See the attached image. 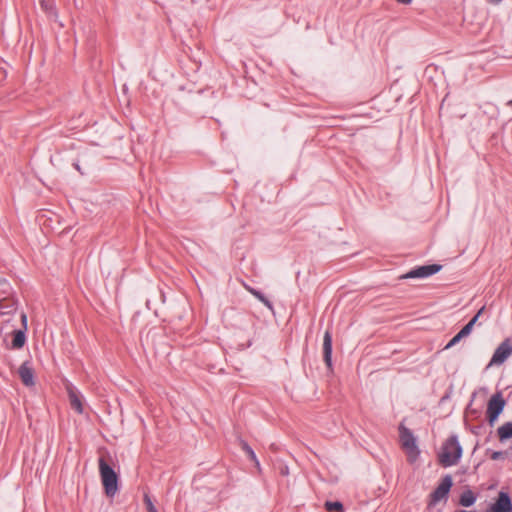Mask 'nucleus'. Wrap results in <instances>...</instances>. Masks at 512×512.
Here are the masks:
<instances>
[{
    "label": "nucleus",
    "instance_id": "aec40b11",
    "mask_svg": "<svg viewBox=\"0 0 512 512\" xmlns=\"http://www.w3.org/2000/svg\"><path fill=\"white\" fill-rule=\"evenodd\" d=\"M473 330L472 323H467L459 332L461 333V336L464 338L469 336Z\"/></svg>",
    "mask_w": 512,
    "mask_h": 512
},
{
    "label": "nucleus",
    "instance_id": "6e6552de",
    "mask_svg": "<svg viewBox=\"0 0 512 512\" xmlns=\"http://www.w3.org/2000/svg\"><path fill=\"white\" fill-rule=\"evenodd\" d=\"M492 512H512L511 499L507 493H499L496 503L492 506Z\"/></svg>",
    "mask_w": 512,
    "mask_h": 512
},
{
    "label": "nucleus",
    "instance_id": "39448f33",
    "mask_svg": "<svg viewBox=\"0 0 512 512\" xmlns=\"http://www.w3.org/2000/svg\"><path fill=\"white\" fill-rule=\"evenodd\" d=\"M512 355V342L509 338L502 341L495 349L488 367L502 365Z\"/></svg>",
    "mask_w": 512,
    "mask_h": 512
},
{
    "label": "nucleus",
    "instance_id": "9d476101",
    "mask_svg": "<svg viewBox=\"0 0 512 512\" xmlns=\"http://www.w3.org/2000/svg\"><path fill=\"white\" fill-rule=\"evenodd\" d=\"M323 355L328 368L332 367V335L326 331L323 337Z\"/></svg>",
    "mask_w": 512,
    "mask_h": 512
},
{
    "label": "nucleus",
    "instance_id": "b1692460",
    "mask_svg": "<svg viewBox=\"0 0 512 512\" xmlns=\"http://www.w3.org/2000/svg\"><path fill=\"white\" fill-rule=\"evenodd\" d=\"M395 1L400 4L408 5V4L412 3L413 0H395Z\"/></svg>",
    "mask_w": 512,
    "mask_h": 512
},
{
    "label": "nucleus",
    "instance_id": "6ab92c4d",
    "mask_svg": "<svg viewBox=\"0 0 512 512\" xmlns=\"http://www.w3.org/2000/svg\"><path fill=\"white\" fill-rule=\"evenodd\" d=\"M464 337L461 336V333L458 332L445 346V349H450L451 347L455 346L457 343H459Z\"/></svg>",
    "mask_w": 512,
    "mask_h": 512
},
{
    "label": "nucleus",
    "instance_id": "f03ea898",
    "mask_svg": "<svg viewBox=\"0 0 512 512\" xmlns=\"http://www.w3.org/2000/svg\"><path fill=\"white\" fill-rule=\"evenodd\" d=\"M99 472L105 493L113 497L118 491V476L103 458L99 459Z\"/></svg>",
    "mask_w": 512,
    "mask_h": 512
},
{
    "label": "nucleus",
    "instance_id": "f257e3e1",
    "mask_svg": "<svg viewBox=\"0 0 512 512\" xmlns=\"http://www.w3.org/2000/svg\"><path fill=\"white\" fill-rule=\"evenodd\" d=\"M462 456V447L456 435L450 436L442 447L439 460L444 467L456 465Z\"/></svg>",
    "mask_w": 512,
    "mask_h": 512
},
{
    "label": "nucleus",
    "instance_id": "5701e85b",
    "mask_svg": "<svg viewBox=\"0 0 512 512\" xmlns=\"http://www.w3.org/2000/svg\"><path fill=\"white\" fill-rule=\"evenodd\" d=\"M0 286L3 287V291L6 292L9 289V284L5 279H0Z\"/></svg>",
    "mask_w": 512,
    "mask_h": 512
},
{
    "label": "nucleus",
    "instance_id": "dca6fc26",
    "mask_svg": "<svg viewBox=\"0 0 512 512\" xmlns=\"http://www.w3.org/2000/svg\"><path fill=\"white\" fill-rule=\"evenodd\" d=\"M248 291L256 297L259 301H261L268 309L273 310L272 303L258 290L248 287Z\"/></svg>",
    "mask_w": 512,
    "mask_h": 512
},
{
    "label": "nucleus",
    "instance_id": "f8f14e48",
    "mask_svg": "<svg viewBox=\"0 0 512 512\" xmlns=\"http://www.w3.org/2000/svg\"><path fill=\"white\" fill-rule=\"evenodd\" d=\"M17 303L13 298L0 295V314L8 315L16 310Z\"/></svg>",
    "mask_w": 512,
    "mask_h": 512
},
{
    "label": "nucleus",
    "instance_id": "bb28decb",
    "mask_svg": "<svg viewBox=\"0 0 512 512\" xmlns=\"http://www.w3.org/2000/svg\"><path fill=\"white\" fill-rule=\"evenodd\" d=\"M508 105L512 107V99L508 102Z\"/></svg>",
    "mask_w": 512,
    "mask_h": 512
},
{
    "label": "nucleus",
    "instance_id": "2eb2a0df",
    "mask_svg": "<svg viewBox=\"0 0 512 512\" xmlns=\"http://www.w3.org/2000/svg\"><path fill=\"white\" fill-rule=\"evenodd\" d=\"M25 342H26V336H25L24 331H22V330L15 331L14 337L12 340V348L20 349L24 346Z\"/></svg>",
    "mask_w": 512,
    "mask_h": 512
},
{
    "label": "nucleus",
    "instance_id": "f3484780",
    "mask_svg": "<svg viewBox=\"0 0 512 512\" xmlns=\"http://www.w3.org/2000/svg\"><path fill=\"white\" fill-rule=\"evenodd\" d=\"M325 508L329 512H343V505L341 502L335 501H327L325 503Z\"/></svg>",
    "mask_w": 512,
    "mask_h": 512
},
{
    "label": "nucleus",
    "instance_id": "9b49d317",
    "mask_svg": "<svg viewBox=\"0 0 512 512\" xmlns=\"http://www.w3.org/2000/svg\"><path fill=\"white\" fill-rule=\"evenodd\" d=\"M68 396L71 407L79 414L83 413V405L79 391L74 387H68Z\"/></svg>",
    "mask_w": 512,
    "mask_h": 512
},
{
    "label": "nucleus",
    "instance_id": "a878e982",
    "mask_svg": "<svg viewBox=\"0 0 512 512\" xmlns=\"http://www.w3.org/2000/svg\"><path fill=\"white\" fill-rule=\"evenodd\" d=\"M500 455H501V452H494L492 454V459L496 460V459H498L500 457Z\"/></svg>",
    "mask_w": 512,
    "mask_h": 512
},
{
    "label": "nucleus",
    "instance_id": "4be33fe9",
    "mask_svg": "<svg viewBox=\"0 0 512 512\" xmlns=\"http://www.w3.org/2000/svg\"><path fill=\"white\" fill-rule=\"evenodd\" d=\"M484 311V307H482L478 312L477 314L469 321V323H472V326L474 327V325L477 323L480 315L483 313Z\"/></svg>",
    "mask_w": 512,
    "mask_h": 512
},
{
    "label": "nucleus",
    "instance_id": "4468645a",
    "mask_svg": "<svg viewBox=\"0 0 512 512\" xmlns=\"http://www.w3.org/2000/svg\"><path fill=\"white\" fill-rule=\"evenodd\" d=\"M476 501V496L471 490L464 491L459 499V503L463 507H470Z\"/></svg>",
    "mask_w": 512,
    "mask_h": 512
},
{
    "label": "nucleus",
    "instance_id": "ddd939ff",
    "mask_svg": "<svg viewBox=\"0 0 512 512\" xmlns=\"http://www.w3.org/2000/svg\"><path fill=\"white\" fill-rule=\"evenodd\" d=\"M501 441L512 438V422H506L497 429Z\"/></svg>",
    "mask_w": 512,
    "mask_h": 512
},
{
    "label": "nucleus",
    "instance_id": "7ed1b4c3",
    "mask_svg": "<svg viewBox=\"0 0 512 512\" xmlns=\"http://www.w3.org/2000/svg\"><path fill=\"white\" fill-rule=\"evenodd\" d=\"M399 430L401 444L407 454L408 460L414 462L419 456L416 439L410 429L401 425Z\"/></svg>",
    "mask_w": 512,
    "mask_h": 512
},
{
    "label": "nucleus",
    "instance_id": "412c9836",
    "mask_svg": "<svg viewBox=\"0 0 512 512\" xmlns=\"http://www.w3.org/2000/svg\"><path fill=\"white\" fill-rule=\"evenodd\" d=\"M144 502L146 504L148 512H157L156 507L154 506L153 502L151 501L148 495H145Z\"/></svg>",
    "mask_w": 512,
    "mask_h": 512
},
{
    "label": "nucleus",
    "instance_id": "a211bd4d",
    "mask_svg": "<svg viewBox=\"0 0 512 512\" xmlns=\"http://www.w3.org/2000/svg\"><path fill=\"white\" fill-rule=\"evenodd\" d=\"M242 448L247 453L249 458L252 461H254L257 466H259V461L257 460V457H256L254 451L252 450V448L245 442L242 443Z\"/></svg>",
    "mask_w": 512,
    "mask_h": 512
},
{
    "label": "nucleus",
    "instance_id": "393cba45",
    "mask_svg": "<svg viewBox=\"0 0 512 512\" xmlns=\"http://www.w3.org/2000/svg\"><path fill=\"white\" fill-rule=\"evenodd\" d=\"M21 320H22V323L24 325V328L26 329V324H27V316H26V314H22L21 315Z\"/></svg>",
    "mask_w": 512,
    "mask_h": 512
},
{
    "label": "nucleus",
    "instance_id": "0eeeda50",
    "mask_svg": "<svg viewBox=\"0 0 512 512\" xmlns=\"http://www.w3.org/2000/svg\"><path fill=\"white\" fill-rule=\"evenodd\" d=\"M442 266L438 264L424 265L411 269L409 272L404 274L402 278L413 279V278H427L439 272Z\"/></svg>",
    "mask_w": 512,
    "mask_h": 512
},
{
    "label": "nucleus",
    "instance_id": "20e7f679",
    "mask_svg": "<svg viewBox=\"0 0 512 512\" xmlns=\"http://www.w3.org/2000/svg\"><path fill=\"white\" fill-rule=\"evenodd\" d=\"M452 485V477L450 475L444 476L439 485L430 495L429 506H435L440 501L446 500L448 498Z\"/></svg>",
    "mask_w": 512,
    "mask_h": 512
},
{
    "label": "nucleus",
    "instance_id": "423d86ee",
    "mask_svg": "<svg viewBox=\"0 0 512 512\" xmlns=\"http://www.w3.org/2000/svg\"><path fill=\"white\" fill-rule=\"evenodd\" d=\"M505 404V400L503 399L501 393H496L490 398L487 407V415L491 424L496 421L499 415L502 413Z\"/></svg>",
    "mask_w": 512,
    "mask_h": 512
},
{
    "label": "nucleus",
    "instance_id": "1a4fd4ad",
    "mask_svg": "<svg viewBox=\"0 0 512 512\" xmlns=\"http://www.w3.org/2000/svg\"><path fill=\"white\" fill-rule=\"evenodd\" d=\"M18 373L21 378V381L23 382V384L25 386H28V387L34 386V384H35L34 371L28 362H24L19 367Z\"/></svg>",
    "mask_w": 512,
    "mask_h": 512
}]
</instances>
